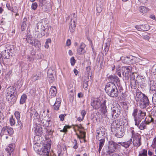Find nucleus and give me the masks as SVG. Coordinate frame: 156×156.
<instances>
[{
    "mask_svg": "<svg viewBox=\"0 0 156 156\" xmlns=\"http://www.w3.org/2000/svg\"><path fill=\"white\" fill-rule=\"evenodd\" d=\"M135 59L136 57L131 55L129 57L122 56L121 57V59L123 62L126 64L135 63Z\"/></svg>",
    "mask_w": 156,
    "mask_h": 156,
    "instance_id": "obj_9",
    "label": "nucleus"
},
{
    "mask_svg": "<svg viewBox=\"0 0 156 156\" xmlns=\"http://www.w3.org/2000/svg\"><path fill=\"white\" fill-rule=\"evenodd\" d=\"M148 60L146 58H140L136 57L135 59V63H139L141 65L145 66L148 63Z\"/></svg>",
    "mask_w": 156,
    "mask_h": 156,
    "instance_id": "obj_22",
    "label": "nucleus"
},
{
    "mask_svg": "<svg viewBox=\"0 0 156 156\" xmlns=\"http://www.w3.org/2000/svg\"><path fill=\"white\" fill-rule=\"evenodd\" d=\"M86 45L83 43H81L77 50V54L79 55H83L86 52L85 50Z\"/></svg>",
    "mask_w": 156,
    "mask_h": 156,
    "instance_id": "obj_16",
    "label": "nucleus"
},
{
    "mask_svg": "<svg viewBox=\"0 0 156 156\" xmlns=\"http://www.w3.org/2000/svg\"><path fill=\"white\" fill-rule=\"evenodd\" d=\"M57 93V90L56 87L54 86H52L49 90V96L52 98L54 97L56 95Z\"/></svg>",
    "mask_w": 156,
    "mask_h": 156,
    "instance_id": "obj_25",
    "label": "nucleus"
},
{
    "mask_svg": "<svg viewBox=\"0 0 156 156\" xmlns=\"http://www.w3.org/2000/svg\"><path fill=\"white\" fill-rule=\"evenodd\" d=\"M147 150L145 149H143L142 152L139 154V156H147Z\"/></svg>",
    "mask_w": 156,
    "mask_h": 156,
    "instance_id": "obj_43",
    "label": "nucleus"
},
{
    "mask_svg": "<svg viewBox=\"0 0 156 156\" xmlns=\"http://www.w3.org/2000/svg\"><path fill=\"white\" fill-rule=\"evenodd\" d=\"M105 129L103 127H100L97 129L96 130V138L98 140L104 138Z\"/></svg>",
    "mask_w": 156,
    "mask_h": 156,
    "instance_id": "obj_12",
    "label": "nucleus"
},
{
    "mask_svg": "<svg viewBox=\"0 0 156 156\" xmlns=\"http://www.w3.org/2000/svg\"><path fill=\"white\" fill-rule=\"evenodd\" d=\"M134 119L135 125L138 126L140 122L141 121V120L139 119V117H138L137 116L134 118Z\"/></svg>",
    "mask_w": 156,
    "mask_h": 156,
    "instance_id": "obj_40",
    "label": "nucleus"
},
{
    "mask_svg": "<svg viewBox=\"0 0 156 156\" xmlns=\"http://www.w3.org/2000/svg\"><path fill=\"white\" fill-rule=\"evenodd\" d=\"M135 76L132 75L130 80V83L131 86L135 85H137L136 82V79H135Z\"/></svg>",
    "mask_w": 156,
    "mask_h": 156,
    "instance_id": "obj_38",
    "label": "nucleus"
},
{
    "mask_svg": "<svg viewBox=\"0 0 156 156\" xmlns=\"http://www.w3.org/2000/svg\"><path fill=\"white\" fill-rule=\"evenodd\" d=\"M27 95L25 94H23L22 95L20 99V104H23L25 103V102L26 100L27 99Z\"/></svg>",
    "mask_w": 156,
    "mask_h": 156,
    "instance_id": "obj_36",
    "label": "nucleus"
},
{
    "mask_svg": "<svg viewBox=\"0 0 156 156\" xmlns=\"http://www.w3.org/2000/svg\"><path fill=\"white\" fill-rule=\"evenodd\" d=\"M132 139L131 138L127 141L123 142H118V143L120 144L122 147H124L125 148H127L129 147L132 144Z\"/></svg>",
    "mask_w": 156,
    "mask_h": 156,
    "instance_id": "obj_28",
    "label": "nucleus"
},
{
    "mask_svg": "<svg viewBox=\"0 0 156 156\" xmlns=\"http://www.w3.org/2000/svg\"><path fill=\"white\" fill-rule=\"evenodd\" d=\"M76 21H70L69 24V28L70 31L71 32H73L75 30V27H76Z\"/></svg>",
    "mask_w": 156,
    "mask_h": 156,
    "instance_id": "obj_30",
    "label": "nucleus"
},
{
    "mask_svg": "<svg viewBox=\"0 0 156 156\" xmlns=\"http://www.w3.org/2000/svg\"><path fill=\"white\" fill-rule=\"evenodd\" d=\"M13 144H10L6 149L5 150L8 153H9V155H8V156H11V154L13 151Z\"/></svg>",
    "mask_w": 156,
    "mask_h": 156,
    "instance_id": "obj_32",
    "label": "nucleus"
},
{
    "mask_svg": "<svg viewBox=\"0 0 156 156\" xmlns=\"http://www.w3.org/2000/svg\"><path fill=\"white\" fill-rule=\"evenodd\" d=\"M145 97L147 96L145 94L142 93L138 90H136L135 99L137 102L138 101V100H142Z\"/></svg>",
    "mask_w": 156,
    "mask_h": 156,
    "instance_id": "obj_21",
    "label": "nucleus"
},
{
    "mask_svg": "<svg viewBox=\"0 0 156 156\" xmlns=\"http://www.w3.org/2000/svg\"><path fill=\"white\" fill-rule=\"evenodd\" d=\"M74 141L75 143V144L74 146L73 147L74 149H76L78 147L77 145V141L76 140H74Z\"/></svg>",
    "mask_w": 156,
    "mask_h": 156,
    "instance_id": "obj_63",
    "label": "nucleus"
},
{
    "mask_svg": "<svg viewBox=\"0 0 156 156\" xmlns=\"http://www.w3.org/2000/svg\"><path fill=\"white\" fill-rule=\"evenodd\" d=\"M152 101L154 104H156V93H154L153 95Z\"/></svg>",
    "mask_w": 156,
    "mask_h": 156,
    "instance_id": "obj_57",
    "label": "nucleus"
},
{
    "mask_svg": "<svg viewBox=\"0 0 156 156\" xmlns=\"http://www.w3.org/2000/svg\"><path fill=\"white\" fill-rule=\"evenodd\" d=\"M105 90L108 95L111 97H117L119 94L116 86L112 82L107 83L105 85Z\"/></svg>",
    "mask_w": 156,
    "mask_h": 156,
    "instance_id": "obj_2",
    "label": "nucleus"
},
{
    "mask_svg": "<svg viewBox=\"0 0 156 156\" xmlns=\"http://www.w3.org/2000/svg\"><path fill=\"white\" fill-rule=\"evenodd\" d=\"M10 122L11 126H13L15 124V120L12 117L10 119Z\"/></svg>",
    "mask_w": 156,
    "mask_h": 156,
    "instance_id": "obj_49",
    "label": "nucleus"
},
{
    "mask_svg": "<svg viewBox=\"0 0 156 156\" xmlns=\"http://www.w3.org/2000/svg\"><path fill=\"white\" fill-rule=\"evenodd\" d=\"M143 79L142 77L138 76L136 78V82L137 85H141L143 83V81L142 79Z\"/></svg>",
    "mask_w": 156,
    "mask_h": 156,
    "instance_id": "obj_39",
    "label": "nucleus"
},
{
    "mask_svg": "<svg viewBox=\"0 0 156 156\" xmlns=\"http://www.w3.org/2000/svg\"><path fill=\"white\" fill-rule=\"evenodd\" d=\"M27 24L24 23H23L21 25V30L22 31H23L26 28Z\"/></svg>",
    "mask_w": 156,
    "mask_h": 156,
    "instance_id": "obj_55",
    "label": "nucleus"
},
{
    "mask_svg": "<svg viewBox=\"0 0 156 156\" xmlns=\"http://www.w3.org/2000/svg\"><path fill=\"white\" fill-rule=\"evenodd\" d=\"M99 141V148L98 149V152L99 153H100L101 151V149H102V148L103 146H104V144H105V139L104 138H102V139H99V140H98Z\"/></svg>",
    "mask_w": 156,
    "mask_h": 156,
    "instance_id": "obj_35",
    "label": "nucleus"
},
{
    "mask_svg": "<svg viewBox=\"0 0 156 156\" xmlns=\"http://www.w3.org/2000/svg\"><path fill=\"white\" fill-rule=\"evenodd\" d=\"M48 29V21L45 19H42L38 22L35 28L34 34L35 37L40 38L45 35L46 30Z\"/></svg>",
    "mask_w": 156,
    "mask_h": 156,
    "instance_id": "obj_1",
    "label": "nucleus"
},
{
    "mask_svg": "<svg viewBox=\"0 0 156 156\" xmlns=\"http://www.w3.org/2000/svg\"><path fill=\"white\" fill-rule=\"evenodd\" d=\"M37 7V3L34 2L32 4L31 8L34 10H35Z\"/></svg>",
    "mask_w": 156,
    "mask_h": 156,
    "instance_id": "obj_53",
    "label": "nucleus"
},
{
    "mask_svg": "<svg viewBox=\"0 0 156 156\" xmlns=\"http://www.w3.org/2000/svg\"><path fill=\"white\" fill-rule=\"evenodd\" d=\"M115 136L118 138H122L124 135V129L121 126L116 127L115 129Z\"/></svg>",
    "mask_w": 156,
    "mask_h": 156,
    "instance_id": "obj_14",
    "label": "nucleus"
},
{
    "mask_svg": "<svg viewBox=\"0 0 156 156\" xmlns=\"http://www.w3.org/2000/svg\"><path fill=\"white\" fill-rule=\"evenodd\" d=\"M150 90L152 91H154L156 90V85L154 84H150Z\"/></svg>",
    "mask_w": 156,
    "mask_h": 156,
    "instance_id": "obj_52",
    "label": "nucleus"
},
{
    "mask_svg": "<svg viewBox=\"0 0 156 156\" xmlns=\"http://www.w3.org/2000/svg\"><path fill=\"white\" fill-rule=\"evenodd\" d=\"M16 95H7L6 99L9 102L12 104H14L16 101Z\"/></svg>",
    "mask_w": 156,
    "mask_h": 156,
    "instance_id": "obj_23",
    "label": "nucleus"
},
{
    "mask_svg": "<svg viewBox=\"0 0 156 156\" xmlns=\"http://www.w3.org/2000/svg\"><path fill=\"white\" fill-rule=\"evenodd\" d=\"M147 118L146 117L144 120L143 121L140 125H139L138 126L140 129L143 130L146 128V125L148 124L150 122L152 121V119L150 117H148L147 120Z\"/></svg>",
    "mask_w": 156,
    "mask_h": 156,
    "instance_id": "obj_13",
    "label": "nucleus"
},
{
    "mask_svg": "<svg viewBox=\"0 0 156 156\" xmlns=\"http://www.w3.org/2000/svg\"><path fill=\"white\" fill-rule=\"evenodd\" d=\"M61 102V98H58L56 99L55 102L53 105V108L55 110H58L59 109Z\"/></svg>",
    "mask_w": 156,
    "mask_h": 156,
    "instance_id": "obj_29",
    "label": "nucleus"
},
{
    "mask_svg": "<svg viewBox=\"0 0 156 156\" xmlns=\"http://www.w3.org/2000/svg\"><path fill=\"white\" fill-rule=\"evenodd\" d=\"M96 10L97 12L98 13V15L99 14V13L102 11V9L100 6H98L97 7Z\"/></svg>",
    "mask_w": 156,
    "mask_h": 156,
    "instance_id": "obj_58",
    "label": "nucleus"
},
{
    "mask_svg": "<svg viewBox=\"0 0 156 156\" xmlns=\"http://www.w3.org/2000/svg\"><path fill=\"white\" fill-rule=\"evenodd\" d=\"M89 80V78L87 76H84L83 78V86L84 89L85 90H87L88 88V82Z\"/></svg>",
    "mask_w": 156,
    "mask_h": 156,
    "instance_id": "obj_27",
    "label": "nucleus"
},
{
    "mask_svg": "<svg viewBox=\"0 0 156 156\" xmlns=\"http://www.w3.org/2000/svg\"><path fill=\"white\" fill-rule=\"evenodd\" d=\"M7 95H16V88L13 87H8L7 90Z\"/></svg>",
    "mask_w": 156,
    "mask_h": 156,
    "instance_id": "obj_24",
    "label": "nucleus"
},
{
    "mask_svg": "<svg viewBox=\"0 0 156 156\" xmlns=\"http://www.w3.org/2000/svg\"><path fill=\"white\" fill-rule=\"evenodd\" d=\"M154 145L156 146V137L154 138L153 140Z\"/></svg>",
    "mask_w": 156,
    "mask_h": 156,
    "instance_id": "obj_64",
    "label": "nucleus"
},
{
    "mask_svg": "<svg viewBox=\"0 0 156 156\" xmlns=\"http://www.w3.org/2000/svg\"><path fill=\"white\" fill-rule=\"evenodd\" d=\"M135 28L138 31H147L149 29V26L147 24L136 25Z\"/></svg>",
    "mask_w": 156,
    "mask_h": 156,
    "instance_id": "obj_20",
    "label": "nucleus"
},
{
    "mask_svg": "<svg viewBox=\"0 0 156 156\" xmlns=\"http://www.w3.org/2000/svg\"><path fill=\"white\" fill-rule=\"evenodd\" d=\"M106 101H104L100 105V111L103 114H105L107 112L106 107Z\"/></svg>",
    "mask_w": 156,
    "mask_h": 156,
    "instance_id": "obj_26",
    "label": "nucleus"
},
{
    "mask_svg": "<svg viewBox=\"0 0 156 156\" xmlns=\"http://www.w3.org/2000/svg\"><path fill=\"white\" fill-rule=\"evenodd\" d=\"M13 129L9 126L4 127L2 130V133L3 134H6L7 133L9 135H12L13 133Z\"/></svg>",
    "mask_w": 156,
    "mask_h": 156,
    "instance_id": "obj_19",
    "label": "nucleus"
},
{
    "mask_svg": "<svg viewBox=\"0 0 156 156\" xmlns=\"http://www.w3.org/2000/svg\"><path fill=\"white\" fill-rule=\"evenodd\" d=\"M133 132H134L133 130L132 132V137L133 139V143L134 146L138 147L141 144L140 142L141 136L140 135L138 134H133Z\"/></svg>",
    "mask_w": 156,
    "mask_h": 156,
    "instance_id": "obj_7",
    "label": "nucleus"
},
{
    "mask_svg": "<svg viewBox=\"0 0 156 156\" xmlns=\"http://www.w3.org/2000/svg\"><path fill=\"white\" fill-rule=\"evenodd\" d=\"M146 114L145 112H144L141 110H139L137 115L138 117H139V119L141 121L142 120L144 119L145 117Z\"/></svg>",
    "mask_w": 156,
    "mask_h": 156,
    "instance_id": "obj_33",
    "label": "nucleus"
},
{
    "mask_svg": "<svg viewBox=\"0 0 156 156\" xmlns=\"http://www.w3.org/2000/svg\"><path fill=\"white\" fill-rule=\"evenodd\" d=\"M108 80L109 82L115 83L118 85L119 84L120 80L117 76L115 75H111L108 77Z\"/></svg>",
    "mask_w": 156,
    "mask_h": 156,
    "instance_id": "obj_17",
    "label": "nucleus"
},
{
    "mask_svg": "<svg viewBox=\"0 0 156 156\" xmlns=\"http://www.w3.org/2000/svg\"><path fill=\"white\" fill-rule=\"evenodd\" d=\"M118 143H116L112 140L108 142V149L106 152L107 155H110L111 154L116 152V151L118 148H120V145Z\"/></svg>",
    "mask_w": 156,
    "mask_h": 156,
    "instance_id": "obj_4",
    "label": "nucleus"
},
{
    "mask_svg": "<svg viewBox=\"0 0 156 156\" xmlns=\"http://www.w3.org/2000/svg\"><path fill=\"white\" fill-rule=\"evenodd\" d=\"M13 52V50L12 49L6 48L4 51H1L2 58L5 59L10 58L12 56Z\"/></svg>",
    "mask_w": 156,
    "mask_h": 156,
    "instance_id": "obj_11",
    "label": "nucleus"
},
{
    "mask_svg": "<svg viewBox=\"0 0 156 156\" xmlns=\"http://www.w3.org/2000/svg\"><path fill=\"white\" fill-rule=\"evenodd\" d=\"M39 6L44 11H47L50 7V2H47L46 0H39Z\"/></svg>",
    "mask_w": 156,
    "mask_h": 156,
    "instance_id": "obj_10",
    "label": "nucleus"
},
{
    "mask_svg": "<svg viewBox=\"0 0 156 156\" xmlns=\"http://www.w3.org/2000/svg\"><path fill=\"white\" fill-rule=\"evenodd\" d=\"M66 114H61L59 116V118L60 119V120L61 121H63L64 120V117L66 116Z\"/></svg>",
    "mask_w": 156,
    "mask_h": 156,
    "instance_id": "obj_54",
    "label": "nucleus"
},
{
    "mask_svg": "<svg viewBox=\"0 0 156 156\" xmlns=\"http://www.w3.org/2000/svg\"><path fill=\"white\" fill-rule=\"evenodd\" d=\"M70 128V126H64L63 129L60 130V132H61L66 133L67 131V129H69Z\"/></svg>",
    "mask_w": 156,
    "mask_h": 156,
    "instance_id": "obj_44",
    "label": "nucleus"
},
{
    "mask_svg": "<svg viewBox=\"0 0 156 156\" xmlns=\"http://www.w3.org/2000/svg\"><path fill=\"white\" fill-rule=\"evenodd\" d=\"M149 101L148 98L145 97L142 100H139L137 102V105L141 108H146L149 104Z\"/></svg>",
    "mask_w": 156,
    "mask_h": 156,
    "instance_id": "obj_8",
    "label": "nucleus"
},
{
    "mask_svg": "<svg viewBox=\"0 0 156 156\" xmlns=\"http://www.w3.org/2000/svg\"><path fill=\"white\" fill-rule=\"evenodd\" d=\"M72 15H73V17H72V18H71V21H74H74L76 22V21H77V19H76L77 16H76V15L74 13H73L72 14Z\"/></svg>",
    "mask_w": 156,
    "mask_h": 156,
    "instance_id": "obj_51",
    "label": "nucleus"
},
{
    "mask_svg": "<svg viewBox=\"0 0 156 156\" xmlns=\"http://www.w3.org/2000/svg\"><path fill=\"white\" fill-rule=\"evenodd\" d=\"M17 124H16V125H18L20 126V129L22 128L23 127V125L20 119H17Z\"/></svg>",
    "mask_w": 156,
    "mask_h": 156,
    "instance_id": "obj_56",
    "label": "nucleus"
},
{
    "mask_svg": "<svg viewBox=\"0 0 156 156\" xmlns=\"http://www.w3.org/2000/svg\"><path fill=\"white\" fill-rule=\"evenodd\" d=\"M81 114L82 117L84 118L85 115L86 114V111L84 110H83L81 111Z\"/></svg>",
    "mask_w": 156,
    "mask_h": 156,
    "instance_id": "obj_59",
    "label": "nucleus"
},
{
    "mask_svg": "<svg viewBox=\"0 0 156 156\" xmlns=\"http://www.w3.org/2000/svg\"><path fill=\"white\" fill-rule=\"evenodd\" d=\"M51 39L50 38H48L47 39L44 45V47L48 49L49 47V43H51Z\"/></svg>",
    "mask_w": 156,
    "mask_h": 156,
    "instance_id": "obj_42",
    "label": "nucleus"
},
{
    "mask_svg": "<svg viewBox=\"0 0 156 156\" xmlns=\"http://www.w3.org/2000/svg\"><path fill=\"white\" fill-rule=\"evenodd\" d=\"M30 117L31 118H33L37 117L38 116V113L37 111L34 108L30 110Z\"/></svg>",
    "mask_w": 156,
    "mask_h": 156,
    "instance_id": "obj_31",
    "label": "nucleus"
},
{
    "mask_svg": "<svg viewBox=\"0 0 156 156\" xmlns=\"http://www.w3.org/2000/svg\"><path fill=\"white\" fill-rule=\"evenodd\" d=\"M50 122H51L50 120L44 119L43 120L42 123L44 126L48 127L51 125L50 124Z\"/></svg>",
    "mask_w": 156,
    "mask_h": 156,
    "instance_id": "obj_37",
    "label": "nucleus"
},
{
    "mask_svg": "<svg viewBox=\"0 0 156 156\" xmlns=\"http://www.w3.org/2000/svg\"><path fill=\"white\" fill-rule=\"evenodd\" d=\"M138 112V109L136 108L134 109L133 113L132 114L133 115V116L134 118H135V117L137 116V114L138 112Z\"/></svg>",
    "mask_w": 156,
    "mask_h": 156,
    "instance_id": "obj_47",
    "label": "nucleus"
},
{
    "mask_svg": "<svg viewBox=\"0 0 156 156\" xmlns=\"http://www.w3.org/2000/svg\"><path fill=\"white\" fill-rule=\"evenodd\" d=\"M14 115L16 119H20V113L18 111H16L14 113Z\"/></svg>",
    "mask_w": 156,
    "mask_h": 156,
    "instance_id": "obj_46",
    "label": "nucleus"
},
{
    "mask_svg": "<svg viewBox=\"0 0 156 156\" xmlns=\"http://www.w3.org/2000/svg\"><path fill=\"white\" fill-rule=\"evenodd\" d=\"M51 147V144L47 143L44 144V147L42 148L36 145L34 147V148L35 151L39 155L43 156H49Z\"/></svg>",
    "mask_w": 156,
    "mask_h": 156,
    "instance_id": "obj_3",
    "label": "nucleus"
},
{
    "mask_svg": "<svg viewBox=\"0 0 156 156\" xmlns=\"http://www.w3.org/2000/svg\"><path fill=\"white\" fill-rule=\"evenodd\" d=\"M26 39L27 42L35 47L39 48L41 47V43L37 39H34L31 35H28Z\"/></svg>",
    "mask_w": 156,
    "mask_h": 156,
    "instance_id": "obj_6",
    "label": "nucleus"
},
{
    "mask_svg": "<svg viewBox=\"0 0 156 156\" xmlns=\"http://www.w3.org/2000/svg\"><path fill=\"white\" fill-rule=\"evenodd\" d=\"M101 102L99 99H97L91 102V105L94 108L98 109L100 108L101 105Z\"/></svg>",
    "mask_w": 156,
    "mask_h": 156,
    "instance_id": "obj_18",
    "label": "nucleus"
},
{
    "mask_svg": "<svg viewBox=\"0 0 156 156\" xmlns=\"http://www.w3.org/2000/svg\"><path fill=\"white\" fill-rule=\"evenodd\" d=\"M6 7L9 10H10L11 11L12 8V7H11V6H10V5L9 4H6Z\"/></svg>",
    "mask_w": 156,
    "mask_h": 156,
    "instance_id": "obj_61",
    "label": "nucleus"
},
{
    "mask_svg": "<svg viewBox=\"0 0 156 156\" xmlns=\"http://www.w3.org/2000/svg\"><path fill=\"white\" fill-rule=\"evenodd\" d=\"M40 79V77L37 75H35L34 76L32 77V80L35 81L36 80H38Z\"/></svg>",
    "mask_w": 156,
    "mask_h": 156,
    "instance_id": "obj_48",
    "label": "nucleus"
},
{
    "mask_svg": "<svg viewBox=\"0 0 156 156\" xmlns=\"http://www.w3.org/2000/svg\"><path fill=\"white\" fill-rule=\"evenodd\" d=\"M112 116L113 119L118 118L120 115L121 111V108L120 105L116 103L113 105V107H112Z\"/></svg>",
    "mask_w": 156,
    "mask_h": 156,
    "instance_id": "obj_5",
    "label": "nucleus"
},
{
    "mask_svg": "<svg viewBox=\"0 0 156 156\" xmlns=\"http://www.w3.org/2000/svg\"><path fill=\"white\" fill-rule=\"evenodd\" d=\"M76 126L78 128V129L80 131V133L83 134L84 135V138L85 137V133L83 132L82 130V129H83V127L81 125H80L79 126L77 125Z\"/></svg>",
    "mask_w": 156,
    "mask_h": 156,
    "instance_id": "obj_41",
    "label": "nucleus"
},
{
    "mask_svg": "<svg viewBox=\"0 0 156 156\" xmlns=\"http://www.w3.org/2000/svg\"><path fill=\"white\" fill-rule=\"evenodd\" d=\"M70 62L71 65L72 66H73L76 63V60L74 57H72L71 58Z\"/></svg>",
    "mask_w": 156,
    "mask_h": 156,
    "instance_id": "obj_45",
    "label": "nucleus"
},
{
    "mask_svg": "<svg viewBox=\"0 0 156 156\" xmlns=\"http://www.w3.org/2000/svg\"><path fill=\"white\" fill-rule=\"evenodd\" d=\"M132 68L130 66H124L122 67L123 72L122 73L123 75L128 78L129 76V73L132 71Z\"/></svg>",
    "mask_w": 156,
    "mask_h": 156,
    "instance_id": "obj_15",
    "label": "nucleus"
},
{
    "mask_svg": "<svg viewBox=\"0 0 156 156\" xmlns=\"http://www.w3.org/2000/svg\"><path fill=\"white\" fill-rule=\"evenodd\" d=\"M50 77H48V78L49 79H50V78H51V79H50V80H49V81L50 82H52L54 81V78L53 77V75H50Z\"/></svg>",
    "mask_w": 156,
    "mask_h": 156,
    "instance_id": "obj_62",
    "label": "nucleus"
},
{
    "mask_svg": "<svg viewBox=\"0 0 156 156\" xmlns=\"http://www.w3.org/2000/svg\"><path fill=\"white\" fill-rule=\"evenodd\" d=\"M11 11L14 13H18V10L17 7L14 6L12 7V8Z\"/></svg>",
    "mask_w": 156,
    "mask_h": 156,
    "instance_id": "obj_50",
    "label": "nucleus"
},
{
    "mask_svg": "<svg viewBox=\"0 0 156 156\" xmlns=\"http://www.w3.org/2000/svg\"><path fill=\"white\" fill-rule=\"evenodd\" d=\"M71 44V40L69 39H68L66 42V45L69 46Z\"/></svg>",
    "mask_w": 156,
    "mask_h": 156,
    "instance_id": "obj_60",
    "label": "nucleus"
},
{
    "mask_svg": "<svg viewBox=\"0 0 156 156\" xmlns=\"http://www.w3.org/2000/svg\"><path fill=\"white\" fill-rule=\"evenodd\" d=\"M139 11L143 14H145L147 12L149 11V9L145 6H141L139 7Z\"/></svg>",
    "mask_w": 156,
    "mask_h": 156,
    "instance_id": "obj_34",
    "label": "nucleus"
}]
</instances>
